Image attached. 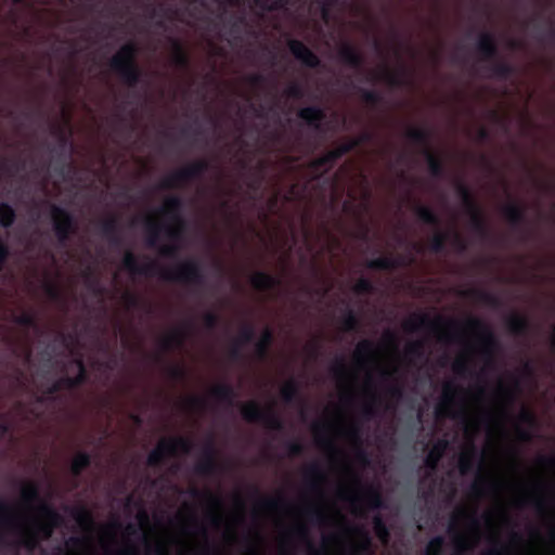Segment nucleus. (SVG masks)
I'll return each instance as SVG.
<instances>
[{"label": "nucleus", "instance_id": "f257e3e1", "mask_svg": "<svg viewBox=\"0 0 555 555\" xmlns=\"http://www.w3.org/2000/svg\"><path fill=\"white\" fill-rule=\"evenodd\" d=\"M121 267L132 275H158L168 282H178L194 286H203L206 282L201 264L194 259H188L171 269H162L156 261L140 264L137 256L127 250L121 260Z\"/></svg>", "mask_w": 555, "mask_h": 555}, {"label": "nucleus", "instance_id": "f03ea898", "mask_svg": "<svg viewBox=\"0 0 555 555\" xmlns=\"http://www.w3.org/2000/svg\"><path fill=\"white\" fill-rule=\"evenodd\" d=\"M182 210L183 202L180 196L171 195L166 197L163 206L158 209V214L169 220L170 223H159L151 218L146 220V244L149 247H157L160 233H165L171 240H178L183 236L186 222L182 216Z\"/></svg>", "mask_w": 555, "mask_h": 555}, {"label": "nucleus", "instance_id": "7ed1b4c3", "mask_svg": "<svg viewBox=\"0 0 555 555\" xmlns=\"http://www.w3.org/2000/svg\"><path fill=\"white\" fill-rule=\"evenodd\" d=\"M138 44L128 41L109 59V69L129 88L137 87L143 77V70L137 62Z\"/></svg>", "mask_w": 555, "mask_h": 555}, {"label": "nucleus", "instance_id": "20e7f679", "mask_svg": "<svg viewBox=\"0 0 555 555\" xmlns=\"http://www.w3.org/2000/svg\"><path fill=\"white\" fill-rule=\"evenodd\" d=\"M477 528V517L463 508L452 516L448 531L452 535L456 555H465L477 546L479 541Z\"/></svg>", "mask_w": 555, "mask_h": 555}, {"label": "nucleus", "instance_id": "39448f33", "mask_svg": "<svg viewBox=\"0 0 555 555\" xmlns=\"http://www.w3.org/2000/svg\"><path fill=\"white\" fill-rule=\"evenodd\" d=\"M442 325L447 326V331H443L439 338L447 341L455 340L459 334L460 324L456 321L446 322L440 317L433 320L425 313H414L403 323V328L408 333H416L425 330L433 333H438L440 332Z\"/></svg>", "mask_w": 555, "mask_h": 555}, {"label": "nucleus", "instance_id": "423d86ee", "mask_svg": "<svg viewBox=\"0 0 555 555\" xmlns=\"http://www.w3.org/2000/svg\"><path fill=\"white\" fill-rule=\"evenodd\" d=\"M38 511L44 517V521L36 525V531H24L22 539L17 543L29 551L35 550L39 542L37 533H41L43 539H49L54 529L62 522V516L49 504L41 503L38 505Z\"/></svg>", "mask_w": 555, "mask_h": 555}, {"label": "nucleus", "instance_id": "0eeeda50", "mask_svg": "<svg viewBox=\"0 0 555 555\" xmlns=\"http://www.w3.org/2000/svg\"><path fill=\"white\" fill-rule=\"evenodd\" d=\"M193 448V442L185 437H172L162 439L157 447L147 455V465L151 467L162 466L167 457L176 456L178 453L189 454Z\"/></svg>", "mask_w": 555, "mask_h": 555}, {"label": "nucleus", "instance_id": "6e6552de", "mask_svg": "<svg viewBox=\"0 0 555 555\" xmlns=\"http://www.w3.org/2000/svg\"><path fill=\"white\" fill-rule=\"evenodd\" d=\"M241 413L248 423H261L266 428L275 431L284 429L283 420L271 405L261 408L258 402L249 401L242 405Z\"/></svg>", "mask_w": 555, "mask_h": 555}, {"label": "nucleus", "instance_id": "1a4fd4ad", "mask_svg": "<svg viewBox=\"0 0 555 555\" xmlns=\"http://www.w3.org/2000/svg\"><path fill=\"white\" fill-rule=\"evenodd\" d=\"M208 169L209 162L207 159H197L188 166L171 172L160 182L159 186L162 189H175L182 186L188 182L201 179Z\"/></svg>", "mask_w": 555, "mask_h": 555}, {"label": "nucleus", "instance_id": "9d476101", "mask_svg": "<svg viewBox=\"0 0 555 555\" xmlns=\"http://www.w3.org/2000/svg\"><path fill=\"white\" fill-rule=\"evenodd\" d=\"M464 328L479 337L481 356L486 361H491L494 351L499 348V340L492 330L483 321L475 317H470L465 321Z\"/></svg>", "mask_w": 555, "mask_h": 555}, {"label": "nucleus", "instance_id": "9b49d317", "mask_svg": "<svg viewBox=\"0 0 555 555\" xmlns=\"http://www.w3.org/2000/svg\"><path fill=\"white\" fill-rule=\"evenodd\" d=\"M50 214L52 218V227L57 242L65 245L72 234L76 232L77 224L74 216L65 208L51 204Z\"/></svg>", "mask_w": 555, "mask_h": 555}, {"label": "nucleus", "instance_id": "f8f14e48", "mask_svg": "<svg viewBox=\"0 0 555 555\" xmlns=\"http://www.w3.org/2000/svg\"><path fill=\"white\" fill-rule=\"evenodd\" d=\"M72 363L75 364L77 367V371H78L77 375H75V376L63 375L60 378H57L56 380H54L50 386H48L46 388V392L48 396H55L63 389L73 390V389H76V388L82 386L85 383H87L88 372H87V367L85 365L83 360L80 357H78V358H75L72 361Z\"/></svg>", "mask_w": 555, "mask_h": 555}, {"label": "nucleus", "instance_id": "ddd939ff", "mask_svg": "<svg viewBox=\"0 0 555 555\" xmlns=\"http://www.w3.org/2000/svg\"><path fill=\"white\" fill-rule=\"evenodd\" d=\"M357 149V142H345L340 144L338 147L326 152L325 154L312 159L308 167L313 172H318L321 169L325 168L324 172L332 169L335 163L340 159L344 155L352 152Z\"/></svg>", "mask_w": 555, "mask_h": 555}, {"label": "nucleus", "instance_id": "4468645a", "mask_svg": "<svg viewBox=\"0 0 555 555\" xmlns=\"http://www.w3.org/2000/svg\"><path fill=\"white\" fill-rule=\"evenodd\" d=\"M463 389L454 386L452 383H447L443 386L442 399L441 402L436 408L437 417L441 416H451L453 418H465L466 413L464 410L460 412L451 413L452 408L456 403V396L459 392H462Z\"/></svg>", "mask_w": 555, "mask_h": 555}, {"label": "nucleus", "instance_id": "2eb2a0df", "mask_svg": "<svg viewBox=\"0 0 555 555\" xmlns=\"http://www.w3.org/2000/svg\"><path fill=\"white\" fill-rule=\"evenodd\" d=\"M287 47L293 56L308 68H318L321 65L319 56L298 39H289Z\"/></svg>", "mask_w": 555, "mask_h": 555}, {"label": "nucleus", "instance_id": "dca6fc26", "mask_svg": "<svg viewBox=\"0 0 555 555\" xmlns=\"http://www.w3.org/2000/svg\"><path fill=\"white\" fill-rule=\"evenodd\" d=\"M99 233L111 246L119 247L122 244L119 223L116 217L111 216L99 222Z\"/></svg>", "mask_w": 555, "mask_h": 555}, {"label": "nucleus", "instance_id": "f3484780", "mask_svg": "<svg viewBox=\"0 0 555 555\" xmlns=\"http://www.w3.org/2000/svg\"><path fill=\"white\" fill-rule=\"evenodd\" d=\"M297 116L306 122V125L315 131L322 130V122L326 118L325 111L319 106H306L298 111Z\"/></svg>", "mask_w": 555, "mask_h": 555}, {"label": "nucleus", "instance_id": "a211bd4d", "mask_svg": "<svg viewBox=\"0 0 555 555\" xmlns=\"http://www.w3.org/2000/svg\"><path fill=\"white\" fill-rule=\"evenodd\" d=\"M476 50L482 61L494 60L499 54L498 44L493 35L490 33L480 34L476 44Z\"/></svg>", "mask_w": 555, "mask_h": 555}, {"label": "nucleus", "instance_id": "6ab92c4d", "mask_svg": "<svg viewBox=\"0 0 555 555\" xmlns=\"http://www.w3.org/2000/svg\"><path fill=\"white\" fill-rule=\"evenodd\" d=\"M506 221L515 229L526 225V209L517 203H509L502 209Z\"/></svg>", "mask_w": 555, "mask_h": 555}, {"label": "nucleus", "instance_id": "aec40b11", "mask_svg": "<svg viewBox=\"0 0 555 555\" xmlns=\"http://www.w3.org/2000/svg\"><path fill=\"white\" fill-rule=\"evenodd\" d=\"M250 284L256 291L271 292L281 284V281L270 273L257 271L251 275Z\"/></svg>", "mask_w": 555, "mask_h": 555}, {"label": "nucleus", "instance_id": "412c9836", "mask_svg": "<svg viewBox=\"0 0 555 555\" xmlns=\"http://www.w3.org/2000/svg\"><path fill=\"white\" fill-rule=\"evenodd\" d=\"M341 63L352 68H361L364 64L363 55L351 44H344L338 51Z\"/></svg>", "mask_w": 555, "mask_h": 555}, {"label": "nucleus", "instance_id": "4be33fe9", "mask_svg": "<svg viewBox=\"0 0 555 555\" xmlns=\"http://www.w3.org/2000/svg\"><path fill=\"white\" fill-rule=\"evenodd\" d=\"M341 63L352 68H361L364 64L363 55L351 44H344L338 51Z\"/></svg>", "mask_w": 555, "mask_h": 555}, {"label": "nucleus", "instance_id": "5701e85b", "mask_svg": "<svg viewBox=\"0 0 555 555\" xmlns=\"http://www.w3.org/2000/svg\"><path fill=\"white\" fill-rule=\"evenodd\" d=\"M506 328L509 334L518 337L527 336L530 332L529 320L518 313L511 314L505 322Z\"/></svg>", "mask_w": 555, "mask_h": 555}, {"label": "nucleus", "instance_id": "b1692460", "mask_svg": "<svg viewBox=\"0 0 555 555\" xmlns=\"http://www.w3.org/2000/svg\"><path fill=\"white\" fill-rule=\"evenodd\" d=\"M346 435L356 446L357 461L363 465H367L370 463V456L366 450L362 447L360 427L357 424L351 425L346 431Z\"/></svg>", "mask_w": 555, "mask_h": 555}, {"label": "nucleus", "instance_id": "393cba45", "mask_svg": "<svg viewBox=\"0 0 555 555\" xmlns=\"http://www.w3.org/2000/svg\"><path fill=\"white\" fill-rule=\"evenodd\" d=\"M169 42L172 49V64L180 69H188L190 67V55L182 42L176 38H169Z\"/></svg>", "mask_w": 555, "mask_h": 555}, {"label": "nucleus", "instance_id": "a878e982", "mask_svg": "<svg viewBox=\"0 0 555 555\" xmlns=\"http://www.w3.org/2000/svg\"><path fill=\"white\" fill-rule=\"evenodd\" d=\"M463 296L472 298L491 308H499L502 304L501 299L496 295L478 288H469L463 293Z\"/></svg>", "mask_w": 555, "mask_h": 555}, {"label": "nucleus", "instance_id": "bb28decb", "mask_svg": "<svg viewBox=\"0 0 555 555\" xmlns=\"http://www.w3.org/2000/svg\"><path fill=\"white\" fill-rule=\"evenodd\" d=\"M466 214L469 216L473 231L480 237L487 238L489 236V228L480 207L477 206L474 209L466 210Z\"/></svg>", "mask_w": 555, "mask_h": 555}, {"label": "nucleus", "instance_id": "cd10ccee", "mask_svg": "<svg viewBox=\"0 0 555 555\" xmlns=\"http://www.w3.org/2000/svg\"><path fill=\"white\" fill-rule=\"evenodd\" d=\"M404 72L396 73L391 70L387 65L383 66V68L373 75L374 80H382L393 88H399L405 85Z\"/></svg>", "mask_w": 555, "mask_h": 555}, {"label": "nucleus", "instance_id": "c85d7f7f", "mask_svg": "<svg viewBox=\"0 0 555 555\" xmlns=\"http://www.w3.org/2000/svg\"><path fill=\"white\" fill-rule=\"evenodd\" d=\"M403 264L401 257L382 256L366 261L365 266L372 270H393Z\"/></svg>", "mask_w": 555, "mask_h": 555}, {"label": "nucleus", "instance_id": "c756f323", "mask_svg": "<svg viewBox=\"0 0 555 555\" xmlns=\"http://www.w3.org/2000/svg\"><path fill=\"white\" fill-rule=\"evenodd\" d=\"M210 393L217 401L224 403L228 406H232L236 398L234 388L229 384H219L215 386Z\"/></svg>", "mask_w": 555, "mask_h": 555}, {"label": "nucleus", "instance_id": "7c9ffc66", "mask_svg": "<svg viewBox=\"0 0 555 555\" xmlns=\"http://www.w3.org/2000/svg\"><path fill=\"white\" fill-rule=\"evenodd\" d=\"M274 340L273 332L270 328H264L260 338L255 344V353L259 360H264L269 356L270 347Z\"/></svg>", "mask_w": 555, "mask_h": 555}, {"label": "nucleus", "instance_id": "2f4dec72", "mask_svg": "<svg viewBox=\"0 0 555 555\" xmlns=\"http://www.w3.org/2000/svg\"><path fill=\"white\" fill-rule=\"evenodd\" d=\"M305 480L312 491H317L325 480V475L319 464L313 463L305 470Z\"/></svg>", "mask_w": 555, "mask_h": 555}, {"label": "nucleus", "instance_id": "473e14b6", "mask_svg": "<svg viewBox=\"0 0 555 555\" xmlns=\"http://www.w3.org/2000/svg\"><path fill=\"white\" fill-rule=\"evenodd\" d=\"M22 501L27 505L31 506L34 503H44L40 498V489L36 482L27 481L24 482L21 490Z\"/></svg>", "mask_w": 555, "mask_h": 555}, {"label": "nucleus", "instance_id": "72a5a7b5", "mask_svg": "<svg viewBox=\"0 0 555 555\" xmlns=\"http://www.w3.org/2000/svg\"><path fill=\"white\" fill-rule=\"evenodd\" d=\"M406 138L414 144L423 147V152L425 149H430V140L431 133L429 130L424 128H409L405 132Z\"/></svg>", "mask_w": 555, "mask_h": 555}, {"label": "nucleus", "instance_id": "f704fd0d", "mask_svg": "<svg viewBox=\"0 0 555 555\" xmlns=\"http://www.w3.org/2000/svg\"><path fill=\"white\" fill-rule=\"evenodd\" d=\"M448 447L447 440H439L434 448L429 451L425 459V466L430 470H436L439 461L441 460Z\"/></svg>", "mask_w": 555, "mask_h": 555}, {"label": "nucleus", "instance_id": "c9c22d12", "mask_svg": "<svg viewBox=\"0 0 555 555\" xmlns=\"http://www.w3.org/2000/svg\"><path fill=\"white\" fill-rule=\"evenodd\" d=\"M423 155L426 158L430 176L437 179L442 178L444 175V165L442 160L436 156L430 149H425Z\"/></svg>", "mask_w": 555, "mask_h": 555}, {"label": "nucleus", "instance_id": "e433bc0d", "mask_svg": "<svg viewBox=\"0 0 555 555\" xmlns=\"http://www.w3.org/2000/svg\"><path fill=\"white\" fill-rule=\"evenodd\" d=\"M489 70L491 72V77H494V78H498L501 80H506V79L511 78L516 73L515 67L504 61H494L489 66Z\"/></svg>", "mask_w": 555, "mask_h": 555}, {"label": "nucleus", "instance_id": "4c0bfd02", "mask_svg": "<svg viewBox=\"0 0 555 555\" xmlns=\"http://www.w3.org/2000/svg\"><path fill=\"white\" fill-rule=\"evenodd\" d=\"M0 524L8 529H14L17 527L14 508L4 500H0Z\"/></svg>", "mask_w": 555, "mask_h": 555}, {"label": "nucleus", "instance_id": "58836bf2", "mask_svg": "<svg viewBox=\"0 0 555 555\" xmlns=\"http://www.w3.org/2000/svg\"><path fill=\"white\" fill-rule=\"evenodd\" d=\"M185 332L181 328L173 330L167 336L162 339V348L165 351L172 350L173 348L181 347L185 340Z\"/></svg>", "mask_w": 555, "mask_h": 555}, {"label": "nucleus", "instance_id": "ea45409f", "mask_svg": "<svg viewBox=\"0 0 555 555\" xmlns=\"http://www.w3.org/2000/svg\"><path fill=\"white\" fill-rule=\"evenodd\" d=\"M518 389V382H514V387H507L503 384H500L498 387V395L502 397L506 401V408L502 410V415L505 417H509L511 413L508 406L512 405L515 401L516 390Z\"/></svg>", "mask_w": 555, "mask_h": 555}, {"label": "nucleus", "instance_id": "a19ab883", "mask_svg": "<svg viewBox=\"0 0 555 555\" xmlns=\"http://www.w3.org/2000/svg\"><path fill=\"white\" fill-rule=\"evenodd\" d=\"M415 215L420 221L425 224L433 225L438 228L440 225V218L438 215L430 208L424 205H417L414 209Z\"/></svg>", "mask_w": 555, "mask_h": 555}, {"label": "nucleus", "instance_id": "79ce46f5", "mask_svg": "<svg viewBox=\"0 0 555 555\" xmlns=\"http://www.w3.org/2000/svg\"><path fill=\"white\" fill-rule=\"evenodd\" d=\"M92 457L88 452H78L70 463V473L79 477L81 473L91 465Z\"/></svg>", "mask_w": 555, "mask_h": 555}, {"label": "nucleus", "instance_id": "37998d69", "mask_svg": "<svg viewBox=\"0 0 555 555\" xmlns=\"http://www.w3.org/2000/svg\"><path fill=\"white\" fill-rule=\"evenodd\" d=\"M363 499L367 508L371 511H377L385 506L383 495L375 487H367Z\"/></svg>", "mask_w": 555, "mask_h": 555}, {"label": "nucleus", "instance_id": "c03bdc74", "mask_svg": "<svg viewBox=\"0 0 555 555\" xmlns=\"http://www.w3.org/2000/svg\"><path fill=\"white\" fill-rule=\"evenodd\" d=\"M476 457L477 450L474 446L470 447L469 451L461 454L459 459V468L462 475H467L474 469Z\"/></svg>", "mask_w": 555, "mask_h": 555}, {"label": "nucleus", "instance_id": "a18cd8bd", "mask_svg": "<svg viewBox=\"0 0 555 555\" xmlns=\"http://www.w3.org/2000/svg\"><path fill=\"white\" fill-rule=\"evenodd\" d=\"M456 193L462 201L465 211L469 210V209H474L475 207L479 206L478 203L476 202L470 189L463 182H457Z\"/></svg>", "mask_w": 555, "mask_h": 555}, {"label": "nucleus", "instance_id": "49530a36", "mask_svg": "<svg viewBox=\"0 0 555 555\" xmlns=\"http://www.w3.org/2000/svg\"><path fill=\"white\" fill-rule=\"evenodd\" d=\"M376 352L375 344L370 339H363L357 345L354 357L358 361L371 360Z\"/></svg>", "mask_w": 555, "mask_h": 555}, {"label": "nucleus", "instance_id": "de8ad7c7", "mask_svg": "<svg viewBox=\"0 0 555 555\" xmlns=\"http://www.w3.org/2000/svg\"><path fill=\"white\" fill-rule=\"evenodd\" d=\"M16 220L14 208L8 203H0V225L4 229L11 228Z\"/></svg>", "mask_w": 555, "mask_h": 555}, {"label": "nucleus", "instance_id": "09e8293b", "mask_svg": "<svg viewBox=\"0 0 555 555\" xmlns=\"http://www.w3.org/2000/svg\"><path fill=\"white\" fill-rule=\"evenodd\" d=\"M281 397L285 403H293L298 399L299 387L296 380L291 379L281 388Z\"/></svg>", "mask_w": 555, "mask_h": 555}, {"label": "nucleus", "instance_id": "8fccbe9b", "mask_svg": "<svg viewBox=\"0 0 555 555\" xmlns=\"http://www.w3.org/2000/svg\"><path fill=\"white\" fill-rule=\"evenodd\" d=\"M373 529L376 537L383 542L387 543L390 539V531L384 518L377 514L373 517Z\"/></svg>", "mask_w": 555, "mask_h": 555}, {"label": "nucleus", "instance_id": "3c124183", "mask_svg": "<svg viewBox=\"0 0 555 555\" xmlns=\"http://www.w3.org/2000/svg\"><path fill=\"white\" fill-rule=\"evenodd\" d=\"M217 461L199 459L194 466V472L199 476H211L218 470Z\"/></svg>", "mask_w": 555, "mask_h": 555}, {"label": "nucleus", "instance_id": "603ef678", "mask_svg": "<svg viewBox=\"0 0 555 555\" xmlns=\"http://www.w3.org/2000/svg\"><path fill=\"white\" fill-rule=\"evenodd\" d=\"M448 238L449 233L437 231L429 241V250L435 254L443 253Z\"/></svg>", "mask_w": 555, "mask_h": 555}, {"label": "nucleus", "instance_id": "864d4df0", "mask_svg": "<svg viewBox=\"0 0 555 555\" xmlns=\"http://www.w3.org/2000/svg\"><path fill=\"white\" fill-rule=\"evenodd\" d=\"M341 324L345 332H356L360 326V321L357 313L348 308L341 319Z\"/></svg>", "mask_w": 555, "mask_h": 555}, {"label": "nucleus", "instance_id": "5fc2aeb1", "mask_svg": "<svg viewBox=\"0 0 555 555\" xmlns=\"http://www.w3.org/2000/svg\"><path fill=\"white\" fill-rule=\"evenodd\" d=\"M361 534V541L356 547L354 554L373 555L372 539L366 531L359 530Z\"/></svg>", "mask_w": 555, "mask_h": 555}, {"label": "nucleus", "instance_id": "6e6d98bb", "mask_svg": "<svg viewBox=\"0 0 555 555\" xmlns=\"http://www.w3.org/2000/svg\"><path fill=\"white\" fill-rule=\"evenodd\" d=\"M424 348L425 343L423 339L414 340L405 347V354L411 359H422L424 357Z\"/></svg>", "mask_w": 555, "mask_h": 555}, {"label": "nucleus", "instance_id": "4d7b16f0", "mask_svg": "<svg viewBox=\"0 0 555 555\" xmlns=\"http://www.w3.org/2000/svg\"><path fill=\"white\" fill-rule=\"evenodd\" d=\"M14 323L20 326L26 327V328H37L38 327L36 317L31 312H23L20 315H16L14 318Z\"/></svg>", "mask_w": 555, "mask_h": 555}, {"label": "nucleus", "instance_id": "13d9d810", "mask_svg": "<svg viewBox=\"0 0 555 555\" xmlns=\"http://www.w3.org/2000/svg\"><path fill=\"white\" fill-rule=\"evenodd\" d=\"M255 338V328L251 324H244L240 330L238 336L234 341L240 345H247L251 343Z\"/></svg>", "mask_w": 555, "mask_h": 555}, {"label": "nucleus", "instance_id": "bf43d9fd", "mask_svg": "<svg viewBox=\"0 0 555 555\" xmlns=\"http://www.w3.org/2000/svg\"><path fill=\"white\" fill-rule=\"evenodd\" d=\"M443 545L444 538L442 535L433 538L426 546L425 555H441Z\"/></svg>", "mask_w": 555, "mask_h": 555}, {"label": "nucleus", "instance_id": "052dcab7", "mask_svg": "<svg viewBox=\"0 0 555 555\" xmlns=\"http://www.w3.org/2000/svg\"><path fill=\"white\" fill-rule=\"evenodd\" d=\"M352 291L358 295L372 294L375 291L374 284L366 278H361L353 285Z\"/></svg>", "mask_w": 555, "mask_h": 555}, {"label": "nucleus", "instance_id": "680f3d73", "mask_svg": "<svg viewBox=\"0 0 555 555\" xmlns=\"http://www.w3.org/2000/svg\"><path fill=\"white\" fill-rule=\"evenodd\" d=\"M181 238H182V236L180 238H178V240L169 238L171 241L170 244L162 245L159 247L160 256L166 257V258H177L178 255H179V251H180V246L177 243Z\"/></svg>", "mask_w": 555, "mask_h": 555}, {"label": "nucleus", "instance_id": "e2e57ef3", "mask_svg": "<svg viewBox=\"0 0 555 555\" xmlns=\"http://www.w3.org/2000/svg\"><path fill=\"white\" fill-rule=\"evenodd\" d=\"M362 101L369 105L375 106L382 102V95L375 90L359 89Z\"/></svg>", "mask_w": 555, "mask_h": 555}, {"label": "nucleus", "instance_id": "0e129e2a", "mask_svg": "<svg viewBox=\"0 0 555 555\" xmlns=\"http://www.w3.org/2000/svg\"><path fill=\"white\" fill-rule=\"evenodd\" d=\"M518 503L519 506L532 505L539 514H543L546 511V502L542 498L525 496Z\"/></svg>", "mask_w": 555, "mask_h": 555}, {"label": "nucleus", "instance_id": "69168bd1", "mask_svg": "<svg viewBox=\"0 0 555 555\" xmlns=\"http://www.w3.org/2000/svg\"><path fill=\"white\" fill-rule=\"evenodd\" d=\"M284 500L281 498H264L260 501L259 505L266 511L275 512L284 505Z\"/></svg>", "mask_w": 555, "mask_h": 555}, {"label": "nucleus", "instance_id": "338daca9", "mask_svg": "<svg viewBox=\"0 0 555 555\" xmlns=\"http://www.w3.org/2000/svg\"><path fill=\"white\" fill-rule=\"evenodd\" d=\"M254 2L262 10L269 12L284 9L287 3L286 0H272L270 1V3H268V1L264 0H254Z\"/></svg>", "mask_w": 555, "mask_h": 555}, {"label": "nucleus", "instance_id": "774afa93", "mask_svg": "<svg viewBox=\"0 0 555 555\" xmlns=\"http://www.w3.org/2000/svg\"><path fill=\"white\" fill-rule=\"evenodd\" d=\"M379 403H380V398L374 395L372 398V402L369 404H365L364 408L362 409V416L365 420H372L373 417H375L377 415L376 405Z\"/></svg>", "mask_w": 555, "mask_h": 555}]
</instances>
